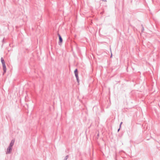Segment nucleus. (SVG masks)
<instances>
[{
  "instance_id": "f257e3e1",
  "label": "nucleus",
  "mask_w": 160,
  "mask_h": 160,
  "mask_svg": "<svg viewBox=\"0 0 160 160\" xmlns=\"http://www.w3.org/2000/svg\"><path fill=\"white\" fill-rule=\"evenodd\" d=\"M1 61L2 64L3 69V74H4L6 72V68L5 65V62L2 57L1 58Z\"/></svg>"
},
{
  "instance_id": "f03ea898",
  "label": "nucleus",
  "mask_w": 160,
  "mask_h": 160,
  "mask_svg": "<svg viewBox=\"0 0 160 160\" xmlns=\"http://www.w3.org/2000/svg\"><path fill=\"white\" fill-rule=\"evenodd\" d=\"M58 35L59 37V41L58 42V44L59 45H60L61 43L62 42V39L61 36L58 33Z\"/></svg>"
},
{
  "instance_id": "7ed1b4c3",
  "label": "nucleus",
  "mask_w": 160,
  "mask_h": 160,
  "mask_svg": "<svg viewBox=\"0 0 160 160\" xmlns=\"http://www.w3.org/2000/svg\"><path fill=\"white\" fill-rule=\"evenodd\" d=\"M12 149V148L9 146L7 149V152L6 154H8L10 153Z\"/></svg>"
},
{
  "instance_id": "20e7f679",
  "label": "nucleus",
  "mask_w": 160,
  "mask_h": 160,
  "mask_svg": "<svg viewBox=\"0 0 160 160\" xmlns=\"http://www.w3.org/2000/svg\"><path fill=\"white\" fill-rule=\"evenodd\" d=\"M15 142V140H11L10 143L9 144V146L10 147H11L12 148L13 146V145Z\"/></svg>"
},
{
  "instance_id": "39448f33",
  "label": "nucleus",
  "mask_w": 160,
  "mask_h": 160,
  "mask_svg": "<svg viewBox=\"0 0 160 160\" xmlns=\"http://www.w3.org/2000/svg\"><path fill=\"white\" fill-rule=\"evenodd\" d=\"M75 75L76 77H78V69H76L74 71Z\"/></svg>"
},
{
  "instance_id": "423d86ee",
  "label": "nucleus",
  "mask_w": 160,
  "mask_h": 160,
  "mask_svg": "<svg viewBox=\"0 0 160 160\" xmlns=\"http://www.w3.org/2000/svg\"><path fill=\"white\" fill-rule=\"evenodd\" d=\"M68 158H69L68 155H67L66 156V157H65L64 159V160H67V159Z\"/></svg>"
},
{
  "instance_id": "0eeeda50",
  "label": "nucleus",
  "mask_w": 160,
  "mask_h": 160,
  "mask_svg": "<svg viewBox=\"0 0 160 160\" xmlns=\"http://www.w3.org/2000/svg\"><path fill=\"white\" fill-rule=\"evenodd\" d=\"M76 79H77V82H78L79 81L78 77H76Z\"/></svg>"
},
{
  "instance_id": "6e6552de",
  "label": "nucleus",
  "mask_w": 160,
  "mask_h": 160,
  "mask_svg": "<svg viewBox=\"0 0 160 160\" xmlns=\"http://www.w3.org/2000/svg\"><path fill=\"white\" fill-rule=\"evenodd\" d=\"M122 122H121V123H120V126H119V127H120V128H121V124H122Z\"/></svg>"
},
{
  "instance_id": "1a4fd4ad",
  "label": "nucleus",
  "mask_w": 160,
  "mask_h": 160,
  "mask_svg": "<svg viewBox=\"0 0 160 160\" xmlns=\"http://www.w3.org/2000/svg\"><path fill=\"white\" fill-rule=\"evenodd\" d=\"M102 1H104V2H107L106 0H102Z\"/></svg>"
},
{
  "instance_id": "9d476101",
  "label": "nucleus",
  "mask_w": 160,
  "mask_h": 160,
  "mask_svg": "<svg viewBox=\"0 0 160 160\" xmlns=\"http://www.w3.org/2000/svg\"><path fill=\"white\" fill-rule=\"evenodd\" d=\"M120 128H119L118 129V132L119 131L120 129Z\"/></svg>"
},
{
  "instance_id": "9b49d317",
  "label": "nucleus",
  "mask_w": 160,
  "mask_h": 160,
  "mask_svg": "<svg viewBox=\"0 0 160 160\" xmlns=\"http://www.w3.org/2000/svg\"><path fill=\"white\" fill-rule=\"evenodd\" d=\"M112 56V54H111V57Z\"/></svg>"
},
{
  "instance_id": "f8f14e48",
  "label": "nucleus",
  "mask_w": 160,
  "mask_h": 160,
  "mask_svg": "<svg viewBox=\"0 0 160 160\" xmlns=\"http://www.w3.org/2000/svg\"><path fill=\"white\" fill-rule=\"evenodd\" d=\"M98 136H99V134L98 135Z\"/></svg>"
}]
</instances>
